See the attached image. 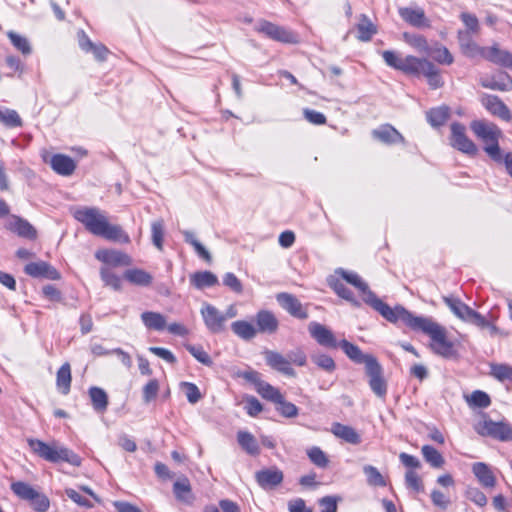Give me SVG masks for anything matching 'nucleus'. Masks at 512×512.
Listing matches in <instances>:
<instances>
[{
    "label": "nucleus",
    "mask_w": 512,
    "mask_h": 512,
    "mask_svg": "<svg viewBox=\"0 0 512 512\" xmlns=\"http://www.w3.org/2000/svg\"><path fill=\"white\" fill-rule=\"evenodd\" d=\"M450 116V109L447 106H440L432 108L426 113L427 121L433 127H440L448 120Z\"/></svg>",
    "instance_id": "nucleus-38"
},
{
    "label": "nucleus",
    "mask_w": 512,
    "mask_h": 512,
    "mask_svg": "<svg viewBox=\"0 0 512 512\" xmlns=\"http://www.w3.org/2000/svg\"><path fill=\"white\" fill-rule=\"evenodd\" d=\"M50 163L52 169L63 176L71 175L76 168L74 160L63 154L53 155Z\"/></svg>",
    "instance_id": "nucleus-28"
},
{
    "label": "nucleus",
    "mask_w": 512,
    "mask_h": 512,
    "mask_svg": "<svg viewBox=\"0 0 512 512\" xmlns=\"http://www.w3.org/2000/svg\"><path fill=\"white\" fill-rule=\"evenodd\" d=\"M185 348L196 360H198L203 365L211 366L213 364L211 357L201 345L187 344L185 345Z\"/></svg>",
    "instance_id": "nucleus-53"
},
{
    "label": "nucleus",
    "mask_w": 512,
    "mask_h": 512,
    "mask_svg": "<svg viewBox=\"0 0 512 512\" xmlns=\"http://www.w3.org/2000/svg\"><path fill=\"white\" fill-rule=\"evenodd\" d=\"M237 441L239 445L250 455H257L260 452L259 445L255 437L246 431L237 433Z\"/></svg>",
    "instance_id": "nucleus-41"
},
{
    "label": "nucleus",
    "mask_w": 512,
    "mask_h": 512,
    "mask_svg": "<svg viewBox=\"0 0 512 512\" xmlns=\"http://www.w3.org/2000/svg\"><path fill=\"white\" fill-rule=\"evenodd\" d=\"M481 103L492 115L507 122L512 119L509 108L498 96L484 94L481 97Z\"/></svg>",
    "instance_id": "nucleus-14"
},
{
    "label": "nucleus",
    "mask_w": 512,
    "mask_h": 512,
    "mask_svg": "<svg viewBox=\"0 0 512 512\" xmlns=\"http://www.w3.org/2000/svg\"><path fill=\"white\" fill-rule=\"evenodd\" d=\"M403 38L409 45H411L412 47L416 48L419 51L427 52L429 49L427 40L422 35L409 34L405 32L403 34Z\"/></svg>",
    "instance_id": "nucleus-59"
},
{
    "label": "nucleus",
    "mask_w": 512,
    "mask_h": 512,
    "mask_svg": "<svg viewBox=\"0 0 512 512\" xmlns=\"http://www.w3.org/2000/svg\"><path fill=\"white\" fill-rule=\"evenodd\" d=\"M151 236L153 244L159 249H163L164 238V222L163 220H156L151 224Z\"/></svg>",
    "instance_id": "nucleus-55"
},
{
    "label": "nucleus",
    "mask_w": 512,
    "mask_h": 512,
    "mask_svg": "<svg viewBox=\"0 0 512 512\" xmlns=\"http://www.w3.org/2000/svg\"><path fill=\"white\" fill-rule=\"evenodd\" d=\"M100 277L106 286H110L116 291L121 290V278L113 273L109 268L105 266L101 267Z\"/></svg>",
    "instance_id": "nucleus-52"
},
{
    "label": "nucleus",
    "mask_w": 512,
    "mask_h": 512,
    "mask_svg": "<svg viewBox=\"0 0 512 512\" xmlns=\"http://www.w3.org/2000/svg\"><path fill=\"white\" fill-rule=\"evenodd\" d=\"M481 434L503 442L512 441V426L507 422L486 420L483 423Z\"/></svg>",
    "instance_id": "nucleus-13"
},
{
    "label": "nucleus",
    "mask_w": 512,
    "mask_h": 512,
    "mask_svg": "<svg viewBox=\"0 0 512 512\" xmlns=\"http://www.w3.org/2000/svg\"><path fill=\"white\" fill-rule=\"evenodd\" d=\"M255 30L275 41H279L282 43L296 42V36L294 33H292L291 31L287 30L282 26H278L266 20H260L257 23Z\"/></svg>",
    "instance_id": "nucleus-9"
},
{
    "label": "nucleus",
    "mask_w": 512,
    "mask_h": 512,
    "mask_svg": "<svg viewBox=\"0 0 512 512\" xmlns=\"http://www.w3.org/2000/svg\"><path fill=\"white\" fill-rule=\"evenodd\" d=\"M470 128L475 136L483 143V150L493 161L501 160V148L499 139L503 136L501 129L486 120H474Z\"/></svg>",
    "instance_id": "nucleus-3"
},
{
    "label": "nucleus",
    "mask_w": 512,
    "mask_h": 512,
    "mask_svg": "<svg viewBox=\"0 0 512 512\" xmlns=\"http://www.w3.org/2000/svg\"><path fill=\"white\" fill-rule=\"evenodd\" d=\"M367 305L372 307L387 321L394 324L398 321H401L414 331H417L422 320L424 319L423 316H414L401 305H397L394 308L390 307L388 304L379 299L375 293H370L368 295Z\"/></svg>",
    "instance_id": "nucleus-2"
},
{
    "label": "nucleus",
    "mask_w": 512,
    "mask_h": 512,
    "mask_svg": "<svg viewBox=\"0 0 512 512\" xmlns=\"http://www.w3.org/2000/svg\"><path fill=\"white\" fill-rule=\"evenodd\" d=\"M480 84L491 90L510 91L512 90V77L506 72H500L494 76L482 78Z\"/></svg>",
    "instance_id": "nucleus-23"
},
{
    "label": "nucleus",
    "mask_w": 512,
    "mask_h": 512,
    "mask_svg": "<svg viewBox=\"0 0 512 512\" xmlns=\"http://www.w3.org/2000/svg\"><path fill=\"white\" fill-rule=\"evenodd\" d=\"M307 455H308L310 461L314 465H316L320 468L327 467V465L329 463V460H328L326 454L319 447L314 446V447L308 449Z\"/></svg>",
    "instance_id": "nucleus-58"
},
{
    "label": "nucleus",
    "mask_w": 512,
    "mask_h": 512,
    "mask_svg": "<svg viewBox=\"0 0 512 512\" xmlns=\"http://www.w3.org/2000/svg\"><path fill=\"white\" fill-rule=\"evenodd\" d=\"M257 331L262 333H274L278 328L276 317L267 310L259 311L256 314Z\"/></svg>",
    "instance_id": "nucleus-30"
},
{
    "label": "nucleus",
    "mask_w": 512,
    "mask_h": 512,
    "mask_svg": "<svg viewBox=\"0 0 512 512\" xmlns=\"http://www.w3.org/2000/svg\"><path fill=\"white\" fill-rule=\"evenodd\" d=\"M339 346L348 358L355 363L364 364L365 368L368 367L371 362H375L377 360L375 356L371 354H364L358 346L345 339L339 342Z\"/></svg>",
    "instance_id": "nucleus-20"
},
{
    "label": "nucleus",
    "mask_w": 512,
    "mask_h": 512,
    "mask_svg": "<svg viewBox=\"0 0 512 512\" xmlns=\"http://www.w3.org/2000/svg\"><path fill=\"white\" fill-rule=\"evenodd\" d=\"M10 229L17 233L19 236L28 239H35L37 235L35 228L27 220H24L18 216L12 217V221L10 222Z\"/></svg>",
    "instance_id": "nucleus-31"
},
{
    "label": "nucleus",
    "mask_w": 512,
    "mask_h": 512,
    "mask_svg": "<svg viewBox=\"0 0 512 512\" xmlns=\"http://www.w3.org/2000/svg\"><path fill=\"white\" fill-rule=\"evenodd\" d=\"M417 331H421L430 337V347L434 353L445 358H450L454 355V345L447 338L446 329L431 318L424 317Z\"/></svg>",
    "instance_id": "nucleus-5"
},
{
    "label": "nucleus",
    "mask_w": 512,
    "mask_h": 512,
    "mask_svg": "<svg viewBox=\"0 0 512 512\" xmlns=\"http://www.w3.org/2000/svg\"><path fill=\"white\" fill-rule=\"evenodd\" d=\"M71 367L69 363H64L57 371L56 386L63 395H67L71 387Z\"/></svg>",
    "instance_id": "nucleus-34"
},
{
    "label": "nucleus",
    "mask_w": 512,
    "mask_h": 512,
    "mask_svg": "<svg viewBox=\"0 0 512 512\" xmlns=\"http://www.w3.org/2000/svg\"><path fill=\"white\" fill-rule=\"evenodd\" d=\"M96 259L112 266H127L131 263L130 257L117 250L99 249L95 253Z\"/></svg>",
    "instance_id": "nucleus-21"
},
{
    "label": "nucleus",
    "mask_w": 512,
    "mask_h": 512,
    "mask_svg": "<svg viewBox=\"0 0 512 512\" xmlns=\"http://www.w3.org/2000/svg\"><path fill=\"white\" fill-rule=\"evenodd\" d=\"M375 139L385 144H397L404 142L403 136L393 126L386 124L372 131Z\"/></svg>",
    "instance_id": "nucleus-25"
},
{
    "label": "nucleus",
    "mask_w": 512,
    "mask_h": 512,
    "mask_svg": "<svg viewBox=\"0 0 512 512\" xmlns=\"http://www.w3.org/2000/svg\"><path fill=\"white\" fill-rule=\"evenodd\" d=\"M423 458L433 468H442L445 464V459L442 454L431 445H424L421 448Z\"/></svg>",
    "instance_id": "nucleus-42"
},
{
    "label": "nucleus",
    "mask_w": 512,
    "mask_h": 512,
    "mask_svg": "<svg viewBox=\"0 0 512 512\" xmlns=\"http://www.w3.org/2000/svg\"><path fill=\"white\" fill-rule=\"evenodd\" d=\"M74 218L81 222L93 235L100 236L109 241L129 243V236L119 225L108 222L104 213L95 207H82L74 212Z\"/></svg>",
    "instance_id": "nucleus-1"
},
{
    "label": "nucleus",
    "mask_w": 512,
    "mask_h": 512,
    "mask_svg": "<svg viewBox=\"0 0 512 512\" xmlns=\"http://www.w3.org/2000/svg\"><path fill=\"white\" fill-rule=\"evenodd\" d=\"M331 432L336 437L346 441L347 443H350L353 445H358L361 443V436L351 426L336 422V423L332 424Z\"/></svg>",
    "instance_id": "nucleus-27"
},
{
    "label": "nucleus",
    "mask_w": 512,
    "mask_h": 512,
    "mask_svg": "<svg viewBox=\"0 0 512 512\" xmlns=\"http://www.w3.org/2000/svg\"><path fill=\"white\" fill-rule=\"evenodd\" d=\"M276 410L281 416L285 418H295L299 413L297 406L291 402H288L284 396L276 404Z\"/></svg>",
    "instance_id": "nucleus-54"
},
{
    "label": "nucleus",
    "mask_w": 512,
    "mask_h": 512,
    "mask_svg": "<svg viewBox=\"0 0 512 512\" xmlns=\"http://www.w3.org/2000/svg\"><path fill=\"white\" fill-rule=\"evenodd\" d=\"M0 122L7 127H21L23 125L22 119L13 109L0 107Z\"/></svg>",
    "instance_id": "nucleus-45"
},
{
    "label": "nucleus",
    "mask_w": 512,
    "mask_h": 512,
    "mask_svg": "<svg viewBox=\"0 0 512 512\" xmlns=\"http://www.w3.org/2000/svg\"><path fill=\"white\" fill-rule=\"evenodd\" d=\"M329 285L339 297L349 301L356 307L360 306V302L354 297L352 291L342 282L339 280H330Z\"/></svg>",
    "instance_id": "nucleus-46"
},
{
    "label": "nucleus",
    "mask_w": 512,
    "mask_h": 512,
    "mask_svg": "<svg viewBox=\"0 0 512 512\" xmlns=\"http://www.w3.org/2000/svg\"><path fill=\"white\" fill-rule=\"evenodd\" d=\"M200 314L207 330L213 334H220L225 331L226 323L223 312L209 303H203Z\"/></svg>",
    "instance_id": "nucleus-8"
},
{
    "label": "nucleus",
    "mask_w": 512,
    "mask_h": 512,
    "mask_svg": "<svg viewBox=\"0 0 512 512\" xmlns=\"http://www.w3.org/2000/svg\"><path fill=\"white\" fill-rule=\"evenodd\" d=\"M430 55L439 64L450 65L454 58L449 50L444 46H438L431 50Z\"/></svg>",
    "instance_id": "nucleus-56"
},
{
    "label": "nucleus",
    "mask_w": 512,
    "mask_h": 512,
    "mask_svg": "<svg viewBox=\"0 0 512 512\" xmlns=\"http://www.w3.org/2000/svg\"><path fill=\"white\" fill-rule=\"evenodd\" d=\"M231 329L239 338L249 341L257 334V329L248 321L238 320L231 324Z\"/></svg>",
    "instance_id": "nucleus-35"
},
{
    "label": "nucleus",
    "mask_w": 512,
    "mask_h": 512,
    "mask_svg": "<svg viewBox=\"0 0 512 512\" xmlns=\"http://www.w3.org/2000/svg\"><path fill=\"white\" fill-rule=\"evenodd\" d=\"M400 17L414 27H429L424 10L422 8L401 7L398 10Z\"/></svg>",
    "instance_id": "nucleus-22"
},
{
    "label": "nucleus",
    "mask_w": 512,
    "mask_h": 512,
    "mask_svg": "<svg viewBox=\"0 0 512 512\" xmlns=\"http://www.w3.org/2000/svg\"><path fill=\"white\" fill-rule=\"evenodd\" d=\"M244 408L246 413L251 417L257 416L263 410V406L260 401L253 396H249L245 399Z\"/></svg>",
    "instance_id": "nucleus-64"
},
{
    "label": "nucleus",
    "mask_w": 512,
    "mask_h": 512,
    "mask_svg": "<svg viewBox=\"0 0 512 512\" xmlns=\"http://www.w3.org/2000/svg\"><path fill=\"white\" fill-rule=\"evenodd\" d=\"M472 472L485 488H493L496 484V478L491 468L483 462H476L472 465Z\"/></svg>",
    "instance_id": "nucleus-26"
},
{
    "label": "nucleus",
    "mask_w": 512,
    "mask_h": 512,
    "mask_svg": "<svg viewBox=\"0 0 512 512\" xmlns=\"http://www.w3.org/2000/svg\"><path fill=\"white\" fill-rule=\"evenodd\" d=\"M223 284L237 294H241L243 292V285L241 281L232 272H228L224 275Z\"/></svg>",
    "instance_id": "nucleus-63"
},
{
    "label": "nucleus",
    "mask_w": 512,
    "mask_h": 512,
    "mask_svg": "<svg viewBox=\"0 0 512 512\" xmlns=\"http://www.w3.org/2000/svg\"><path fill=\"white\" fill-rule=\"evenodd\" d=\"M422 75L426 77L432 89H438L444 84L439 69L432 62L429 63V67L425 69Z\"/></svg>",
    "instance_id": "nucleus-49"
},
{
    "label": "nucleus",
    "mask_w": 512,
    "mask_h": 512,
    "mask_svg": "<svg viewBox=\"0 0 512 512\" xmlns=\"http://www.w3.org/2000/svg\"><path fill=\"white\" fill-rule=\"evenodd\" d=\"M24 271L26 274L34 278H46L49 280H59L61 278L57 269L45 261L28 263L25 266Z\"/></svg>",
    "instance_id": "nucleus-15"
},
{
    "label": "nucleus",
    "mask_w": 512,
    "mask_h": 512,
    "mask_svg": "<svg viewBox=\"0 0 512 512\" xmlns=\"http://www.w3.org/2000/svg\"><path fill=\"white\" fill-rule=\"evenodd\" d=\"M491 375L499 381H511L512 382V367L506 364H492Z\"/></svg>",
    "instance_id": "nucleus-57"
},
{
    "label": "nucleus",
    "mask_w": 512,
    "mask_h": 512,
    "mask_svg": "<svg viewBox=\"0 0 512 512\" xmlns=\"http://www.w3.org/2000/svg\"><path fill=\"white\" fill-rule=\"evenodd\" d=\"M482 56L497 65L512 68V53L507 50H501L497 45L482 49Z\"/></svg>",
    "instance_id": "nucleus-19"
},
{
    "label": "nucleus",
    "mask_w": 512,
    "mask_h": 512,
    "mask_svg": "<svg viewBox=\"0 0 512 512\" xmlns=\"http://www.w3.org/2000/svg\"><path fill=\"white\" fill-rule=\"evenodd\" d=\"M11 490L17 497L29 502L36 512H47L50 508L49 498L26 482H13Z\"/></svg>",
    "instance_id": "nucleus-6"
},
{
    "label": "nucleus",
    "mask_w": 512,
    "mask_h": 512,
    "mask_svg": "<svg viewBox=\"0 0 512 512\" xmlns=\"http://www.w3.org/2000/svg\"><path fill=\"white\" fill-rule=\"evenodd\" d=\"M276 299L281 307L288 311L292 316L299 319H306L308 317L307 311L295 296L283 292L277 294Z\"/></svg>",
    "instance_id": "nucleus-16"
},
{
    "label": "nucleus",
    "mask_w": 512,
    "mask_h": 512,
    "mask_svg": "<svg viewBox=\"0 0 512 512\" xmlns=\"http://www.w3.org/2000/svg\"><path fill=\"white\" fill-rule=\"evenodd\" d=\"M32 452L38 457L51 462L57 463L64 461L74 466H80L81 459L68 448L60 446L57 442L46 443L39 439L30 438L27 440Z\"/></svg>",
    "instance_id": "nucleus-4"
},
{
    "label": "nucleus",
    "mask_w": 512,
    "mask_h": 512,
    "mask_svg": "<svg viewBox=\"0 0 512 512\" xmlns=\"http://www.w3.org/2000/svg\"><path fill=\"white\" fill-rule=\"evenodd\" d=\"M365 372L369 378L368 383L372 392L379 398H385L387 394V382L384 379L383 368L378 360L371 362L369 366L365 368Z\"/></svg>",
    "instance_id": "nucleus-11"
},
{
    "label": "nucleus",
    "mask_w": 512,
    "mask_h": 512,
    "mask_svg": "<svg viewBox=\"0 0 512 512\" xmlns=\"http://www.w3.org/2000/svg\"><path fill=\"white\" fill-rule=\"evenodd\" d=\"M181 386L184 389L187 400L191 404H195L201 399L200 390L194 383L182 382Z\"/></svg>",
    "instance_id": "nucleus-62"
},
{
    "label": "nucleus",
    "mask_w": 512,
    "mask_h": 512,
    "mask_svg": "<svg viewBox=\"0 0 512 512\" xmlns=\"http://www.w3.org/2000/svg\"><path fill=\"white\" fill-rule=\"evenodd\" d=\"M431 61L425 58H417L415 56L404 57V66L402 72L408 75L420 76L424 73L425 69L429 67Z\"/></svg>",
    "instance_id": "nucleus-29"
},
{
    "label": "nucleus",
    "mask_w": 512,
    "mask_h": 512,
    "mask_svg": "<svg viewBox=\"0 0 512 512\" xmlns=\"http://www.w3.org/2000/svg\"><path fill=\"white\" fill-rule=\"evenodd\" d=\"M466 128L463 124L454 122L451 124V144L459 151L475 156L478 153V148L473 141H471L465 134Z\"/></svg>",
    "instance_id": "nucleus-10"
},
{
    "label": "nucleus",
    "mask_w": 512,
    "mask_h": 512,
    "mask_svg": "<svg viewBox=\"0 0 512 512\" xmlns=\"http://www.w3.org/2000/svg\"><path fill=\"white\" fill-rule=\"evenodd\" d=\"M181 233L184 237V241L194 248L199 257L203 258L207 262L211 261L209 251L196 239L193 232L189 230H182Z\"/></svg>",
    "instance_id": "nucleus-43"
},
{
    "label": "nucleus",
    "mask_w": 512,
    "mask_h": 512,
    "mask_svg": "<svg viewBox=\"0 0 512 512\" xmlns=\"http://www.w3.org/2000/svg\"><path fill=\"white\" fill-rule=\"evenodd\" d=\"M173 491L176 498L185 503H191L193 500L191 494V485L188 478L178 479L173 485Z\"/></svg>",
    "instance_id": "nucleus-39"
},
{
    "label": "nucleus",
    "mask_w": 512,
    "mask_h": 512,
    "mask_svg": "<svg viewBox=\"0 0 512 512\" xmlns=\"http://www.w3.org/2000/svg\"><path fill=\"white\" fill-rule=\"evenodd\" d=\"M283 473L278 468H269L257 471L255 478L263 489H273L283 481Z\"/></svg>",
    "instance_id": "nucleus-17"
},
{
    "label": "nucleus",
    "mask_w": 512,
    "mask_h": 512,
    "mask_svg": "<svg viewBox=\"0 0 512 512\" xmlns=\"http://www.w3.org/2000/svg\"><path fill=\"white\" fill-rule=\"evenodd\" d=\"M89 396L92 402V406L97 412H104L108 406L107 393L99 387H91L89 389Z\"/></svg>",
    "instance_id": "nucleus-40"
},
{
    "label": "nucleus",
    "mask_w": 512,
    "mask_h": 512,
    "mask_svg": "<svg viewBox=\"0 0 512 512\" xmlns=\"http://www.w3.org/2000/svg\"><path fill=\"white\" fill-rule=\"evenodd\" d=\"M257 392L266 400H269L273 402L274 404H277L280 399L283 397V395L280 393V391L270 385L267 382L259 383V389Z\"/></svg>",
    "instance_id": "nucleus-50"
},
{
    "label": "nucleus",
    "mask_w": 512,
    "mask_h": 512,
    "mask_svg": "<svg viewBox=\"0 0 512 512\" xmlns=\"http://www.w3.org/2000/svg\"><path fill=\"white\" fill-rule=\"evenodd\" d=\"M335 273L341 276V278L344 279L346 282L357 288L362 293L363 301L367 304L368 295L374 292L369 289L367 283L364 282L357 273L347 271L343 268L336 269Z\"/></svg>",
    "instance_id": "nucleus-24"
},
{
    "label": "nucleus",
    "mask_w": 512,
    "mask_h": 512,
    "mask_svg": "<svg viewBox=\"0 0 512 512\" xmlns=\"http://www.w3.org/2000/svg\"><path fill=\"white\" fill-rule=\"evenodd\" d=\"M141 320L148 329L160 331L166 327L165 317L158 312H143L141 314Z\"/></svg>",
    "instance_id": "nucleus-37"
},
{
    "label": "nucleus",
    "mask_w": 512,
    "mask_h": 512,
    "mask_svg": "<svg viewBox=\"0 0 512 512\" xmlns=\"http://www.w3.org/2000/svg\"><path fill=\"white\" fill-rule=\"evenodd\" d=\"M467 403L470 407L487 408L491 404V400L487 393L476 390L467 397Z\"/></svg>",
    "instance_id": "nucleus-51"
},
{
    "label": "nucleus",
    "mask_w": 512,
    "mask_h": 512,
    "mask_svg": "<svg viewBox=\"0 0 512 512\" xmlns=\"http://www.w3.org/2000/svg\"><path fill=\"white\" fill-rule=\"evenodd\" d=\"M382 57L388 66L402 71L404 66V57H401L399 54L391 50L383 51Z\"/></svg>",
    "instance_id": "nucleus-60"
},
{
    "label": "nucleus",
    "mask_w": 512,
    "mask_h": 512,
    "mask_svg": "<svg viewBox=\"0 0 512 512\" xmlns=\"http://www.w3.org/2000/svg\"><path fill=\"white\" fill-rule=\"evenodd\" d=\"M357 30L358 39L363 42L370 41L373 35L377 32L376 26L365 14L360 16L359 23L357 24Z\"/></svg>",
    "instance_id": "nucleus-36"
},
{
    "label": "nucleus",
    "mask_w": 512,
    "mask_h": 512,
    "mask_svg": "<svg viewBox=\"0 0 512 512\" xmlns=\"http://www.w3.org/2000/svg\"><path fill=\"white\" fill-rule=\"evenodd\" d=\"M308 331L310 336L322 347L328 349H336L339 347L333 332L325 325L312 321L308 325Z\"/></svg>",
    "instance_id": "nucleus-12"
},
{
    "label": "nucleus",
    "mask_w": 512,
    "mask_h": 512,
    "mask_svg": "<svg viewBox=\"0 0 512 512\" xmlns=\"http://www.w3.org/2000/svg\"><path fill=\"white\" fill-rule=\"evenodd\" d=\"M363 472L366 476L367 483L370 486L374 487H384L386 486V480L383 475L379 472V470L372 465H365L363 467Z\"/></svg>",
    "instance_id": "nucleus-47"
},
{
    "label": "nucleus",
    "mask_w": 512,
    "mask_h": 512,
    "mask_svg": "<svg viewBox=\"0 0 512 512\" xmlns=\"http://www.w3.org/2000/svg\"><path fill=\"white\" fill-rule=\"evenodd\" d=\"M465 496L480 507H484L487 504V497L476 487H468L465 491Z\"/></svg>",
    "instance_id": "nucleus-61"
},
{
    "label": "nucleus",
    "mask_w": 512,
    "mask_h": 512,
    "mask_svg": "<svg viewBox=\"0 0 512 512\" xmlns=\"http://www.w3.org/2000/svg\"><path fill=\"white\" fill-rule=\"evenodd\" d=\"M124 278L131 284L149 286L152 283V275L143 269L133 268L124 272Z\"/></svg>",
    "instance_id": "nucleus-32"
},
{
    "label": "nucleus",
    "mask_w": 512,
    "mask_h": 512,
    "mask_svg": "<svg viewBox=\"0 0 512 512\" xmlns=\"http://www.w3.org/2000/svg\"><path fill=\"white\" fill-rule=\"evenodd\" d=\"M443 301L453 314L462 321L472 323L476 326L487 325L486 318L484 316L466 305L459 298L454 296H445L443 297Z\"/></svg>",
    "instance_id": "nucleus-7"
},
{
    "label": "nucleus",
    "mask_w": 512,
    "mask_h": 512,
    "mask_svg": "<svg viewBox=\"0 0 512 512\" xmlns=\"http://www.w3.org/2000/svg\"><path fill=\"white\" fill-rule=\"evenodd\" d=\"M191 284L197 289H204L218 284V278L210 271H200L191 275Z\"/></svg>",
    "instance_id": "nucleus-33"
},
{
    "label": "nucleus",
    "mask_w": 512,
    "mask_h": 512,
    "mask_svg": "<svg viewBox=\"0 0 512 512\" xmlns=\"http://www.w3.org/2000/svg\"><path fill=\"white\" fill-rule=\"evenodd\" d=\"M7 37L10 39L12 45L24 55H29L32 48L29 40L14 31H8Z\"/></svg>",
    "instance_id": "nucleus-48"
},
{
    "label": "nucleus",
    "mask_w": 512,
    "mask_h": 512,
    "mask_svg": "<svg viewBox=\"0 0 512 512\" xmlns=\"http://www.w3.org/2000/svg\"><path fill=\"white\" fill-rule=\"evenodd\" d=\"M310 358L311 361L318 368L322 369L325 372L332 373L336 369V363L334 359L328 354L322 352H315L311 354Z\"/></svg>",
    "instance_id": "nucleus-44"
},
{
    "label": "nucleus",
    "mask_w": 512,
    "mask_h": 512,
    "mask_svg": "<svg viewBox=\"0 0 512 512\" xmlns=\"http://www.w3.org/2000/svg\"><path fill=\"white\" fill-rule=\"evenodd\" d=\"M264 356L267 365H269L272 369L287 376H295V371L291 367L287 357H284L282 354L271 350L265 351Z\"/></svg>",
    "instance_id": "nucleus-18"
}]
</instances>
